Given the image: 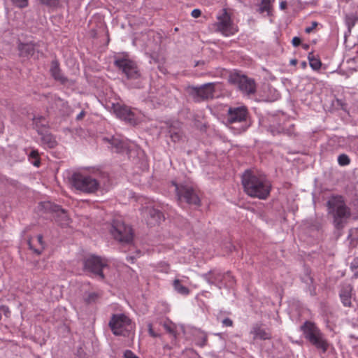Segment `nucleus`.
<instances>
[{
	"instance_id": "f257e3e1",
	"label": "nucleus",
	"mask_w": 358,
	"mask_h": 358,
	"mask_svg": "<svg viewBox=\"0 0 358 358\" xmlns=\"http://www.w3.org/2000/svg\"><path fill=\"white\" fill-rule=\"evenodd\" d=\"M242 185L248 196L259 199H266L271 190V184L264 175L257 174L250 170L243 173Z\"/></svg>"
},
{
	"instance_id": "f03ea898",
	"label": "nucleus",
	"mask_w": 358,
	"mask_h": 358,
	"mask_svg": "<svg viewBox=\"0 0 358 358\" xmlns=\"http://www.w3.org/2000/svg\"><path fill=\"white\" fill-rule=\"evenodd\" d=\"M328 213L333 218L334 227L341 230L351 217L350 208L346 205L342 196H333L327 203Z\"/></svg>"
},
{
	"instance_id": "7ed1b4c3",
	"label": "nucleus",
	"mask_w": 358,
	"mask_h": 358,
	"mask_svg": "<svg viewBox=\"0 0 358 358\" xmlns=\"http://www.w3.org/2000/svg\"><path fill=\"white\" fill-rule=\"evenodd\" d=\"M114 65L126 76L127 85L132 88L143 87V77L137 64L126 57H115Z\"/></svg>"
},
{
	"instance_id": "20e7f679",
	"label": "nucleus",
	"mask_w": 358,
	"mask_h": 358,
	"mask_svg": "<svg viewBox=\"0 0 358 358\" xmlns=\"http://www.w3.org/2000/svg\"><path fill=\"white\" fill-rule=\"evenodd\" d=\"M304 338L317 349H320L323 353L328 350V343L324 335L316 324L310 321H306L300 327Z\"/></svg>"
},
{
	"instance_id": "39448f33",
	"label": "nucleus",
	"mask_w": 358,
	"mask_h": 358,
	"mask_svg": "<svg viewBox=\"0 0 358 358\" xmlns=\"http://www.w3.org/2000/svg\"><path fill=\"white\" fill-rule=\"evenodd\" d=\"M101 182L99 178L80 173H74L71 176L73 186L84 193H95L99 189Z\"/></svg>"
},
{
	"instance_id": "423d86ee",
	"label": "nucleus",
	"mask_w": 358,
	"mask_h": 358,
	"mask_svg": "<svg viewBox=\"0 0 358 358\" xmlns=\"http://www.w3.org/2000/svg\"><path fill=\"white\" fill-rule=\"evenodd\" d=\"M110 231L114 239L122 245H131L133 243V229L129 225L126 224L122 220H113Z\"/></svg>"
},
{
	"instance_id": "0eeeda50",
	"label": "nucleus",
	"mask_w": 358,
	"mask_h": 358,
	"mask_svg": "<svg viewBox=\"0 0 358 358\" xmlns=\"http://www.w3.org/2000/svg\"><path fill=\"white\" fill-rule=\"evenodd\" d=\"M201 277L209 285H215L219 289L222 287L231 288L236 282L234 277L230 271L222 273L218 270L213 269L201 274Z\"/></svg>"
},
{
	"instance_id": "6e6552de",
	"label": "nucleus",
	"mask_w": 358,
	"mask_h": 358,
	"mask_svg": "<svg viewBox=\"0 0 358 358\" xmlns=\"http://www.w3.org/2000/svg\"><path fill=\"white\" fill-rule=\"evenodd\" d=\"M83 270L90 275L103 280L105 275L103 272V268L107 266V263L96 255H90L83 259Z\"/></svg>"
},
{
	"instance_id": "1a4fd4ad",
	"label": "nucleus",
	"mask_w": 358,
	"mask_h": 358,
	"mask_svg": "<svg viewBox=\"0 0 358 358\" xmlns=\"http://www.w3.org/2000/svg\"><path fill=\"white\" fill-rule=\"evenodd\" d=\"M229 82L236 86L245 94L250 95L256 92L255 80L239 72L231 73L229 76Z\"/></svg>"
},
{
	"instance_id": "9d476101",
	"label": "nucleus",
	"mask_w": 358,
	"mask_h": 358,
	"mask_svg": "<svg viewBox=\"0 0 358 358\" xmlns=\"http://www.w3.org/2000/svg\"><path fill=\"white\" fill-rule=\"evenodd\" d=\"M213 26L216 31L221 33L224 36H233L237 32L231 16L225 8L222 9L217 14V21Z\"/></svg>"
},
{
	"instance_id": "9b49d317",
	"label": "nucleus",
	"mask_w": 358,
	"mask_h": 358,
	"mask_svg": "<svg viewBox=\"0 0 358 358\" xmlns=\"http://www.w3.org/2000/svg\"><path fill=\"white\" fill-rule=\"evenodd\" d=\"M227 118L229 123H242V129L244 131L251 125L249 113L245 106L230 107Z\"/></svg>"
},
{
	"instance_id": "f8f14e48",
	"label": "nucleus",
	"mask_w": 358,
	"mask_h": 358,
	"mask_svg": "<svg viewBox=\"0 0 358 358\" xmlns=\"http://www.w3.org/2000/svg\"><path fill=\"white\" fill-rule=\"evenodd\" d=\"M215 85V83H208L201 86L189 87V94L196 102L213 99L214 97Z\"/></svg>"
},
{
	"instance_id": "ddd939ff",
	"label": "nucleus",
	"mask_w": 358,
	"mask_h": 358,
	"mask_svg": "<svg viewBox=\"0 0 358 358\" xmlns=\"http://www.w3.org/2000/svg\"><path fill=\"white\" fill-rule=\"evenodd\" d=\"M173 184L176 187V195L180 202L195 206L200 204V199L193 187L188 185H178L176 182Z\"/></svg>"
},
{
	"instance_id": "4468645a",
	"label": "nucleus",
	"mask_w": 358,
	"mask_h": 358,
	"mask_svg": "<svg viewBox=\"0 0 358 358\" xmlns=\"http://www.w3.org/2000/svg\"><path fill=\"white\" fill-rule=\"evenodd\" d=\"M40 43L31 41L29 42H22L19 41L17 42V50L18 55L20 57L30 58L34 57V59L38 58L40 55H43L42 51L40 50Z\"/></svg>"
},
{
	"instance_id": "2eb2a0df",
	"label": "nucleus",
	"mask_w": 358,
	"mask_h": 358,
	"mask_svg": "<svg viewBox=\"0 0 358 358\" xmlns=\"http://www.w3.org/2000/svg\"><path fill=\"white\" fill-rule=\"evenodd\" d=\"M131 324V320L124 314H113L108 325L115 336H125L127 327Z\"/></svg>"
},
{
	"instance_id": "dca6fc26",
	"label": "nucleus",
	"mask_w": 358,
	"mask_h": 358,
	"mask_svg": "<svg viewBox=\"0 0 358 358\" xmlns=\"http://www.w3.org/2000/svg\"><path fill=\"white\" fill-rule=\"evenodd\" d=\"M113 110L116 116L120 120L131 125H135L137 124V115L131 107L125 104L117 103L116 104H113Z\"/></svg>"
},
{
	"instance_id": "f3484780",
	"label": "nucleus",
	"mask_w": 358,
	"mask_h": 358,
	"mask_svg": "<svg viewBox=\"0 0 358 358\" xmlns=\"http://www.w3.org/2000/svg\"><path fill=\"white\" fill-rule=\"evenodd\" d=\"M40 206L45 211L56 213L57 217L59 218V221L63 222V224L67 223V221L69 220L67 213L59 205L55 204L48 201L41 202Z\"/></svg>"
},
{
	"instance_id": "a211bd4d",
	"label": "nucleus",
	"mask_w": 358,
	"mask_h": 358,
	"mask_svg": "<svg viewBox=\"0 0 358 358\" xmlns=\"http://www.w3.org/2000/svg\"><path fill=\"white\" fill-rule=\"evenodd\" d=\"M49 108L55 111L58 110L62 115L69 114V106L67 101L55 96L51 95L48 100Z\"/></svg>"
},
{
	"instance_id": "6ab92c4d",
	"label": "nucleus",
	"mask_w": 358,
	"mask_h": 358,
	"mask_svg": "<svg viewBox=\"0 0 358 358\" xmlns=\"http://www.w3.org/2000/svg\"><path fill=\"white\" fill-rule=\"evenodd\" d=\"M263 324L257 322L252 324L250 334L253 336V340H270L272 338L271 333L264 328Z\"/></svg>"
},
{
	"instance_id": "aec40b11",
	"label": "nucleus",
	"mask_w": 358,
	"mask_h": 358,
	"mask_svg": "<svg viewBox=\"0 0 358 358\" xmlns=\"http://www.w3.org/2000/svg\"><path fill=\"white\" fill-rule=\"evenodd\" d=\"M50 71L51 76L56 81L59 82L62 85H65L68 83L69 79L62 73L59 67V63L57 59L51 62Z\"/></svg>"
},
{
	"instance_id": "412c9836",
	"label": "nucleus",
	"mask_w": 358,
	"mask_h": 358,
	"mask_svg": "<svg viewBox=\"0 0 358 358\" xmlns=\"http://www.w3.org/2000/svg\"><path fill=\"white\" fill-rule=\"evenodd\" d=\"M145 213L148 219V224L155 225L164 219L163 213L158 209L147 207Z\"/></svg>"
},
{
	"instance_id": "4be33fe9",
	"label": "nucleus",
	"mask_w": 358,
	"mask_h": 358,
	"mask_svg": "<svg viewBox=\"0 0 358 358\" xmlns=\"http://www.w3.org/2000/svg\"><path fill=\"white\" fill-rule=\"evenodd\" d=\"M38 134L41 136V143L49 148H55L57 143L54 136L47 130L38 129Z\"/></svg>"
},
{
	"instance_id": "5701e85b",
	"label": "nucleus",
	"mask_w": 358,
	"mask_h": 358,
	"mask_svg": "<svg viewBox=\"0 0 358 358\" xmlns=\"http://www.w3.org/2000/svg\"><path fill=\"white\" fill-rule=\"evenodd\" d=\"M352 291V287L349 284L345 285L341 287L339 293V296L344 306H351Z\"/></svg>"
},
{
	"instance_id": "b1692460",
	"label": "nucleus",
	"mask_w": 358,
	"mask_h": 358,
	"mask_svg": "<svg viewBox=\"0 0 358 358\" xmlns=\"http://www.w3.org/2000/svg\"><path fill=\"white\" fill-rule=\"evenodd\" d=\"M103 141L108 142L111 149H114L116 152H120L124 148L123 141L114 136H111L110 138L105 137L103 138Z\"/></svg>"
},
{
	"instance_id": "393cba45",
	"label": "nucleus",
	"mask_w": 358,
	"mask_h": 358,
	"mask_svg": "<svg viewBox=\"0 0 358 358\" xmlns=\"http://www.w3.org/2000/svg\"><path fill=\"white\" fill-rule=\"evenodd\" d=\"M176 125L171 124L169 128V134L173 142H178L182 138V131L180 128V122H175Z\"/></svg>"
},
{
	"instance_id": "a878e982",
	"label": "nucleus",
	"mask_w": 358,
	"mask_h": 358,
	"mask_svg": "<svg viewBox=\"0 0 358 358\" xmlns=\"http://www.w3.org/2000/svg\"><path fill=\"white\" fill-rule=\"evenodd\" d=\"M99 297L100 294L95 292H85L83 294V300L87 304L96 303Z\"/></svg>"
},
{
	"instance_id": "bb28decb",
	"label": "nucleus",
	"mask_w": 358,
	"mask_h": 358,
	"mask_svg": "<svg viewBox=\"0 0 358 358\" xmlns=\"http://www.w3.org/2000/svg\"><path fill=\"white\" fill-rule=\"evenodd\" d=\"M308 59L309 61L310 66L314 71H318L322 66V62L320 59L316 57L313 52H310L308 56Z\"/></svg>"
},
{
	"instance_id": "cd10ccee",
	"label": "nucleus",
	"mask_w": 358,
	"mask_h": 358,
	"mask_svg": "<svg viewBox=\"0 0 358 358\" xmlns=\"http://www.w3.org/2000/svg\"><path fill=\"white\" fill-rule=\"evenodd\" d=\"M271 0H262L259 5L258 11L259 13H266L267 15L269 16L271 14Z\"/></svg>"
},
{
	"instance_id": "c85d7f7f",
	"label": "nucleus",
	"mask_w": 358,
	"mask_h": 358,
	"mask_svg": "<svg viewBox=\"0 0 358 358\" xmlns=\"http://www.w3.org/2000/svg\"><path fill=\"white\" fill-rule=\"evenodd\" d=\"M173 286L174 289L180 294L185 296L189 293V289L187 287L182 285L180 280L178 279H176L173 281Z\"/></svg>"
},
{
	"instance_id": "c756f323",
	"label": "nucleus",
	"mask_w": 358,
	"mask_h": 358,
	"mask_svg": "<svg viewBox=\"0 0 358 358\" xmlns=\"http://www.w3.org/2000/svg\"><path fill=\"white\" fill-rule=\"evenodd\" d=\"M36 238H37V241H38V244L40 245L39 248H34L30 240L28 241V245L29 246V248L31 250H33L36 254L40 255V254H41L42 251L44 250L45 244V242L43 241V235L38 234Z\"/></svg>"
},
{
	"instance_id": "7c9ffc66",
	"label": "nucleus",
	"mask_w": 358,
	"mask_h": 358,
	"mask_svg": "<svg viewBox=\"0 0 358 358\" xmlns=\"http://www.w3.org/2000/svg\"><path fill=\"white\" fill-rule=\"evenodd\" d=\"M33 124L34 125V127L36 129V131H38V129H41L43 131H45V127L47 126V122L45 121V119L43 116H39L37 117H34L33 119Z\"/></svg>"
},
{
	"instance_id": "2f4dec72",
	"label": "nucleus",
	"mask_w": 358,
	"mask_h": 358,
	"mask_svg": "<svg viewBox=\"0 0 358 358\" xmlns=\"http://www.w3.org/2000/svg\"><path fill=\"white\" fill-rule=\"evenodd\" d=\"M29 162L36 167H38L41 164L39 159L38 152L36 150H32L28 155Z\"/></svg>"
},
{
	"instance_id": "473e14b6",
	"label": "nucleus",
	"mask_w": 358,
	"mask_h": 358,
	"mask_svg": "<svg viewBox=\"0 0 358 358\" xmlns=\"http://www.w3.org/2000/svg\"><path fill=\"white\" fill-rule=\"evenodd\" d=\"M357 20V17L353 14H349L345 15V21L350 32L351 31V29L355 25Z\"/></svg>"
},
{
	"instance_id": "72a5a7b5",
	"label": "nucleus",
	"mask_w": 358,
	"mask_h": 358,
	"mask_svg": "<svg viewBox=\"0 0 358 358\" xmlns=\"http://www.w3.org/2000/svg\"><path fill=\"white\" fill-rule=\"evenodd\" d=\"M338 163L341 166H345L350 163V159L346 154H341L338 157Z\"/></svg>"
},
{
	"instance_id": "f704fd0d",
	"label": "nucleus",
	"mask_w": 358,
	"mask_h": 358,
	"mask_svg": "<svg viewBox=\"0 0 358 358\" xmlns=\"http://www.w3.org/2000/svg\"><path fill=\"white\" fill-rule=\"evenodd\" d=\"M13 3L19 8H25L28 6V0H12Z\"/></svg>"
},
{
	"instance_id": "c9c22d12",
	"label": "nucleus",
	"mask_w": 358,
	"mask_h": 358,
	"mask_svg": "<svg viewBox=\"0 0 358 358\" xmlns=\"http://www.w3.org/2000/svg\"><path fill=\"white\" fill-rule=\"evenodd\" d=\"M163 326L167 332H169V334H173V335H174V336H176L174 325L173 324L164 323Z\"/></svg>"
},
{
	"instance_id": "e433bc0d",
	"label": "nucleus",
	"mask_w": 358,
	"mask_h": 358,
	"mask_svg": "<svg viewBox=\"0 0 358 358\" xmlns=\"http://www.w3.org/2000/svg\"><path fill=\"white\" fill-rule=\"evenodd\" d=\"M40 2L48 6H55L58 4L59 0H39Z\"/></svg>"
},
{
	"instance_id": "4c0bfd02",
	"label": "nucleus",
	"mask_w": 358,
	"mask_h": 358,
	"mask_svg": "<svg viewBox=\"0 0 358 358\" xmlns=\"http://www.w3.org/2000/svg\"><path fill=\"white\" fill-rule=\"evenodd\" d=\"M76 355L77 358H87V354L85 353L82 347L78 348Z\"/></svg>"
},
{
	"instance_id": "58836bf2",
	"label": "nucleus",
	"mask_w": 358,
	"mask_h": 358,
	"mask_svg": "<svg viewBox=\"0 0 358 358\" xmlns=\"http://www.w3.org/2000/svg\"><path fill=\"white\" fill-rule=\"evenodd\" d=\"M123 357L124 358H139L130 350H125Z\"/></svg>"
},
{
	"instance_id": "ea45409f",
	"label": "nucleus",
	"mask_w": 358,
	"mask_h": 358,
	"mask_svg": "<svg viewBox=\"0 0 358 358\" xmlns=\"http://www.w3.org/2000/svg\"><path fill=\"white\" fill-rule=\"evenodd\" d=\"M317 25H318V23L317 22H315V21L312 22L311 26L310 27H307L305 29V32L306 34L311 33L313 31V30L317 27Z\"/></svg>"
},
{
	"instance_id": "a19ab883",
	"label": "nucleus",
	"mask_w": 358,
	"mask_h": 358,
	"mask_svg": "<svg viewBox=\"0 0 358 358\" xmlns=\"http://www.w3.org/2000/svg\"><path fill=\"white\" fill-rule=\"evenodd\" d=\"M148 332H149V334L150 336L153 337V338H157L159 336V334L155 333L152 329V325L151 323H149L148 324Z\"/></svg>"
},
{
	"instance_id": "79ce46f5",
	"label": "nucleus",
	"mask_w": 358,
	"mask_h": 358,
	"mask_svg": "<svg viewBox=\"0 0 358 358\" xmlns=\"http://www.w3.org/2000/svg\"><path fill=\"white\" fill-rule=\"evenodd\" d=\"M350 268L352 271L358 268V257L354 258L352 262L350 263Z\"/></svg>"
},
{
	"instance_id": "37998d69",
	"label": "nucleus",
	"mask_w": 358,
	"mask_h": 358,
	"mask_svg": "<svg viewBox=\"0 0 358 358\" xmlns=\"http://www.w3.org/2000/svg\"><path fill=\"white\" fill-rule=\"evenodd\" d=\"M222 324L225 327H232L233 321L230 318L226 317L222 321Z\"/></svg>"
},
{
	"instance_id": "c03bdc74",
	"label": "nucleus",
	"mask_w": 358,
	"mask_h": 358,
	"mask_svg": "<svg viewBox=\"0 0 358 358\" xmlns=\"http://www.w3.org/2000/svg\"><path fill=\"white\" fill-rule=\"evenodd\" d=\"M301 40L299 37L294 36L292 38V43L294 47H298L301 44Z\"/></svg>"
},
{
	"instance_id": "a18cd8bd",
	"label": "nucleus",
	"mask_w": 358,
	"mask_h": 358,
	"mask_svg": "<svg viewBox=\"0 0 358 358\" xmlns=\"http://www.w3.org/2000/svg\"><path fill=\"white\" fill-rule=\"evenodd\" d=\"M201 15V10L198 9V8H195L192 11V13H191V15L194 17V18H197L199 17H200Z\"/></svg>"
},
{
	"instance_id": "49530a36",
	"label": "nucleus",
	"mask_w": 358,
	"mask_h": 358,
	"mask_svg": "<svg viewBox=\"0 0 358 358\" xmlns=\"http://www.w3.org/2000/svg\"><path fill=\"white\" fill-rule=\"evenodd\" d=\"M86 113L84 110H82L76 116V120L77 121H80L83 119V117L85 116Z\"/></svg>"
},
{
	"instance_id": "de8ad7c7",
	"label": "nucleus",
	"mask_w": 358,
	"mask_h": 358,
	"mask_svg": "<svg viewBox=\"0 0 358 358\" xmlns=\"http://www.w3.org/2000/svg\"><path fill=\"white\" fill-rule=\"evenodd\" d=\"M287 2L286 1H281L280 3V8L282 10H284L287 8Z\"/></svg>"
},
{
	"instance_id": "09e8293b",
	"label": "nucleus",
	"mask_w": 358,
	"mask_h": 358,
	"mask_svg": "<svg viewBox=\"0 0 358 358\" xmlns=\"http://www.w3.org/2000/svg\"><path fill=\"white\" fill-rule=\"evenodd\" d=\"M352 327H358V319H357L355 321H354V322H352Z\"/></svg>"
},
{
	"instance_id": "8fccbe9b",
	"label": "nucleus",
	"mask_w": 358,
	"mask_h": 358,
	"mask_svg": "<svg viewBox=\"0 0 358 358\" xmlns=\"http://www.w3.org/2000/svg\"><path fill=\"white\" fill-rule=\"evenodd\" d=\"M134 259H135V258H134V257H127V259L128 261H130L131 263H133V262H134Z\"/></svg>"
},
{
	"instance_id": "3c124183",
	"label": "nucleus",
	"mask_w": 358,
	"mask_h": 358,
	"mask_svg": "<svg viewBox=\"0 0 358 358\" xmlns=\"http://www.w3.org/2000/svg\"><path fill=\"white\" fill-rule=\"evenodd\" d=\"M303 48L305 50H307V49H308L309 45H308V44H303Z\"/></svg>"
},
{
	"instance_id": "603ef678",
	"label": "nucleus",
	"mask_w": 358,
	"mask_h": 358,
	"mask_svg": "<svg viewBox=\"0 0 358 358\" xmlns=\"http://www.w3.org/2000/svg\"><path fill=\"white\" fill-rule=\"evenodd\" d=\"M306 65H307V64H306V62H303L301 63V66H302V67H303V68L306 67Z\"/></svg>"
},
{
	"instance_id": "864d4df0",
	"label": "nucleus",
	"mask_w": 358,
	"mask_h": 358,
	"mask_svg": "<svg viewBox=\"0 0 358 358\" xmlns=\"http://www.w3.org/2000/svg\"><path fill=\"white\" fill-rule=\"evenodd\" d=\"M291 63L292 64H295L296 63V59H293V60L291 61Z\"/></svg>"
},
{
	"instance_id": "5fc2aeb1",
	"label": "nucleus",
	"mask_w": 358,
	"mask_h": 358,
	"mask_svg": "<svg viewBox=\"0 0 358 358\" xmlns=\"http://www.w3.org/2000/svg\"><path fill=\"white\" fill-rule=\"evenodd\" d=\"M206 341H207V338H206V337H205V338H203V343H206Z\"/></svg>"
},
{
	"instance_id": "6e6d98bb",
	"label": "nucleus",
	"mask_w": 358,
	"mask_h": 358,
	"mask_svg": "<svg viewBox=\"0 0 358 358\" xmlns=\"http://www.w3.org/2000/svg\"><path fill=\"white\" fill-rule=\"evenodd\" d=\"M271 132L275 134V131L273 130H271Z\"/></svg>"
}]
</instances>
